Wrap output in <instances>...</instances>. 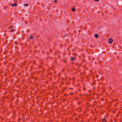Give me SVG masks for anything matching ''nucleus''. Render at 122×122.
<instances>
[{
    "mask_svg": "<svg viewBox=\"0 0 122 122\" xmlns=\"http://www.w3.org/2000/svg\"><path fill=\"white\" fill-rule=\"evenodd\" d=\"M102 122H107V119L105 117H104L102 119Z\"/></svg>",
    "mask_w": 122,
    "mask_h": 122,
    "instance_id": "f257e3e1",
    "label": "nucleus"
},
{
    "mask_svg": "<svg viewBox=\"0 0 122 122\" xmlns=\"http://www.w3.org/2000/svg\"><path fill=\"white\" fill-rule=\"evenodd\" d=\"M113 41V40L111 38H110L109 41H108V42L110 44H112V41Z\"/></svg>",
    "mask_w": 122,
    "mask_h": 122,
    "instance_id": "f03ea898",
    "label": "nucleus"
},
{
    "mask_svg": "<svg viewBox=\"0 0 122 122\" xmlns=\"http://www.w3.org/2000/svg\"><path fill=\"white\" fill-rule=\"evenodd\" d=\"M11 6L12 7H14L17 5V4L16 3H15L14 4H11Z\"/></svg>",
    "mask_w": 122,
    "mask_h": 122,
    "instance_id": "7ed1b4c3",
    "label": "nucleus"
},
{
    "mask_svg": "<svg viewBox=\"0 0 122 122\" xmlns=\"http://www.w3.org/2000/svg\"><path fill=\"white\" fill-rule=\"evenodd\" d=\"M94 36L96 38H97L99 37V35L98 34H96Z\"/></svg>",
    "mask_w": 122,
    "mask_h": 122,
    "instance_id": "20e7f679",
    "label": "nucleus"
},
{
    "mask_svg": "<svg viewBox=\"0 0 122 122\" xmlns=\"http://www.w3.org/2000/svg\"><path fill=\"white\" fill-rule=\"evenodd\" d=\"M71 61H72L73 60H76V59L75 57H73L71 58Z\"/></svg>",
    "mask_w": 122,
    "mask_h": 122,
    "instance_id": "39448f33",
    "label": "nucleus"
},
{
    "mask_svg": "<svg viewBox=\"0 0 122 122\" xmlns=\"http://www.w3.org/2000/svg\"><path fill=\"white\" fill-rule=\"evenodd\" d=\"M24 6L25 7H28V4H24Z\"/></svg>",
    "mask_w": 122,
    "mask_h": 122,
    "instance_id": "423d86ee",
    "label": "nucleus"
},
{
    "mask_svg": "<svg viewBox=\"0 0 122 122\" xmlns=\"http://www.w3.org/2000/svg\"><path fill=\"white\" fill-rule=\"evenodd\" d=\"M72 11H74L76 10V9L75 8H72Z\"/></svg>",
    "mask_w": 122,
    "mask_h": 122,
    "instance_id": "0eeeda50",
    "label": "nucleus"
},
{
    "mask_svg": "<svg viewBox=\"0 0 122 122\" xmlns=\"http://www.w3.org/2000/svg\"><path fill=\"white\" fill-rule=\"evenodd\" d=\"M33 37L32 36H30V38L31 39H32Z\"/></svg>",
    "mask_w": 122,
    "mask_h": 122,
    "instance_id": "6e6552de",
    "label": "nucleus"
},
{
    "mask_svg": "<svg viewBox=\"0 0 122 122\" xmlns=\"http://www.w3.org/2000/svg\"><path fill=\"white\" fill-rule=\"evenodd\" d=\"M63 62L64 63H66V61L65 60V59H64L63 60Z\"/></svg>",
    "mask_w": 122,
    "mask_h": 122,
    "instance_id": "1a4fd4ad",
    "label": "nucleus"
},
{
    "mask_svg": "<svg viewBox=\"0 0 122 122\" xmlns=\"http://www.w3.org/2000/svg\"><path fill=\"white\" fill-rule=\"evenodd\" d=\"M96 78H97L99 77V75H98L96 74L95 76Z\"/></svg>",
    "mask_w": 122,
    "mask_h": 122,
    "instance_id": "9d476101",
    "label": "nucleus"
},
{
    "mask_svg": "<svg viewBox=\"0 0 122 122\" xmlns=\"http://www.w3.org/2000/svg\"><path fill=\"white\" fill-rule=\"evenodd\" d=\"M73 93L72 92H71L70 93V94L71 95H73Z\"/></svg>",
    "mask_w": 122,
    "mask_h": 122,
    "instance_id": "9b49d317",
    "label": "nucleus"
},
{
    "mask_svg": "<svg viewBox=\"0 0 122 122\" xmlns=\"http://www.w3.org/2000/svg\"><path fill=\"white\" fill-rule=\"evenodd\" d=\"M14 31V29H12L10 30V31L11 32H13Z\"/></svg>",
    "mask_w": 122,
    "mask_h": 122,
    "instance_id": "f8f14e48",
    "label": "nucleus"
},
{
    "mask_svg": "<svg viewBox=\"0 0 122 122\" xmlns=\"http://www.w3.org/2000/svg\"><path fill=\"white\" fill-rule=\"evenodd\" d=\"M77 104L79 105H80L81 104L79 102H78L77 103Z\"/></svg>",
    "mask_w": 122,
    "mask_h": 122,
    "instance_id": "ddd939ff",
    "label": "nucleus"
},
{
    "mask_svg": "<svg viewBox=\"0 0 122 122\" xmlns=\"http://www.w3.org/2000/svg\"><path fill=\"white\" fill-rule=\"evenodd\" d=\"M21 119L20 118H19L18 119V122H20V120Z\"/></svg>",
    "mask_w": 122,
    "mask_h": 122,
    "instance_id": "4468645a",
    "label": "nucleus"
},
{
    "mask_svg": "<svg viewBox=\"0 0 122 122\" xmlns=\"http://www.w3.org/2000/svg\"><path fill=\"white\" fill-rule=\"evenodd\" d=\"M69 89L70 90H73V89L72 88L70 87L69 88Z\"/></svg>",
    "mask_w": 122,
    "mask_h": 122,
    "instance_id": "2eb2a0df",
    "label": "nucleus"
},
{
    "mask_svg": "<svg viewBox=\"0 0 122 122\" xmlns=\"http://www.w3.org/2000/svg\"><path fill=\"white\" fill-rule=\"evenodd\" d=\"M54 1L55 3H56L57 2V0H54Z\"/></svg>",
    "mask_w": 122,
    "mask_h": 122,
    "instance_id": "dca6fc26",
    "label": "nucleus"
},
{
    "mask_svg": "<svg viewBox=\"0 0 122 122\" xmlns=\"http://www.w3.org/2000/svg\"><path fill=\"white\" fill-rule=\"evenodd\" d=\"M10 27V28L11 29V28H12L13 27L12 26H11Z\"/></svg>",
    "mask_w": 122,
    "mask_h": 122,
    "instance_id": "f3484780",
    "label": "nucleus"
},
{
    "mask_svg": "<svg viewBox=\"0 0 122 122\" xmlns=\"http://www.w3.org/2000/svg\"><path fill=\"white\" fill-rule=\"evenodd\" d=\"M99 0H94V1H99Z\"/></svg>",
    "mask_w": 122,
    "mask_h": 122,
    "instance_id": "a211bd4d",
    "label": "nucleus"
},
{
    "mask_svg": "<svg viewBox=\"0 0 122 122\" xmlns=\"http://www.w3.org/2000/svg\"><path fill=\"white\" fill-rule=\"evenodd\" d=\"M83 90H85V89L84 88H83Z\"/></svg>",
    "mask_w": 122,
    "mask_h": 122,
    "instance_id": "6ab92c4d",
    "label": "nucleus"
},
{
    "mask_svg": "<svg viewBox=\"0 0 122 122\" xmlns=\"http://www.w3.org/2000/svg\"><path fill=\"white\" fill-rule=\"evenodd\" d=\"M93 120L95 121V120H95V119H93Z\"/></svg>",
    "mask_w": 122,
    "mask_h": 122,
    "instance_id": "aec40b11",
    "label": "nucleus"
},
{
    "mask_svg": "<svg viewBox=\"0 0 122 122\" xmlns=\"http://www.w3.org/2000/svg\"><path fill=\"white\" fill-rule=\"evenodd\" d=\"M75 92L76 93L77 92V91H76Z\"/></svg>",
    "mask_w": 122,
    "mask_h": 122,
    "instance_id": "412c9836",
    "label": "nucleus"
}]
</instances>
